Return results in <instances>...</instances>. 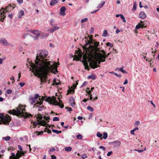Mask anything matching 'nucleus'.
<instances>
[{
	"label": "nucleus",
	"mask_w": 159,
	"mask_h": 159,
	"mask_svg": "<svg viewBox=\"0 0 159 159\" xmlns=\"http://www.w3.org/2000/svg\"><path fill=\"white\" fill-rule=\"evenodd\" d=\"M48 52L45 50L39 51L34 62H29L27 67L34 75L40 78L42 83L45 82L47 75L50 72L54 74L57 72V63L50 61L48 58Z\"/></svg>",
	"instance_id": "nucleus-1"
},
{
	"label": "nucleus",
	"mask_w": 159,
	"mask_h": 159,
	"mask_svg": "<svg viewBox=\"0 0 159 159\" xmlns=\"http://www.w3.org/2000/svg\"><path fill=\"white\" fill-rule=\"evenodd\" d=\"M89 40H86V45L90 44L89 47L86 48L85 53L84 55L82 62L85 68L89 70V63L90 66L95 69L100 66L97 65L99 64L101 62H104L106 61L105 57L102 56L99 52L100 48H98L99 42L93 40L91 37H89Z\"/></svg>",
	"instance_id": "nucleus-2"
},
{
	"label": "nucleus",
	"mask_w": 159,
	"mask_h": 159,
	"mask_svg": "<svg viewBox=\"0 0 159 159\" xmlns=\"http://www.w3.org/2000/svg\"><path fill=\"white\" fill-rule=\"evenodd\" d=\"M13 113L14 115L26 118L29 117L30 116H31V114H29L25 112V107L20 105L16 108V110H13Z\"/></svg>",
	"instance_id": "nucleus-3"
},
{
	"label": "nucleus",
	"mask_w": 159,
	"mask_h": 159,
	"mask_svg": "<svg viewBox=\"0 0 159 159\" xmlns=\"http://www.w3.org/2000/svg\"><path fill=\"white\" fill-rule=\"evenodd\" d=\"M14 7H12L11 5H10L7 7H5V8H2V9L0 10V20L2 21H3L5 18L6 16L4 15V14L6 13L7 12H9L10 9H14Z\"/></svg>",
	"instance_id": "nucleus-4"
},
{
	"label": "nucleus",
	"mask_w": 159,
	"mask_h": 159,
	"mask_svg": "<svg viewBox=\"0 0 159 159\" xmlns=\"http://www.w3.org/2000/svg\"><path fill=\"white\" fill-rule=\"evenodd\" d=\"M46 100L48 102H49L51 104H52L53 105L59 106L61 108H62L64 107L63 104H61L60 102H58L56 100V98L54 96L52 97H48Z\"/></svg>",
	"instance_id": "nucleus-5"
},
{
	"label": "nucleus",
	"mask_w": 159,
	"mask_h": 159,
	"mask_svg": "<svg viewBox=\"0 0 159 159\" xmlns=\"http://www.w3.org/2000/svg\"><path fill=\"white\" fill-rule=\"evenodd\" d=\"M29 101L31 104H33L34 103H35L34 105V107H35V106H36L38 104H39L40 105H41L43 102H39L37 101V100L36 99V98H34L33 97H30L29 99Z\"/></svg>",
	"instance_id": "nucleus-6"
},
{
	"label": "nucleus",
	"mask_w": 159,
	"mask_h": 159,
	"mask_svg": "<svg viewBox=\"0 0 159 159\" xmlns=\"http://www.w3.org/2000/svg\"><path fill=\"white\" fill-rule=\"evenodd\" d=\"M42 117H41L40 118L39 120H37V121H35L34 123V125L35 126H36L38 125H39L44 126H46L47 125L46 121H44L43 120H42Z\"/></svg>",
	"instance_id": "nucleus-7"
},
{
	"label": "nucleus",
	"mask_w": 159,
	"mask_h": 159,
	"mask_svg": "<svg viewBox=\"0 0 159 159\" xmlns=\"http://www.w3.org/2000/svg\"><path fill=\"white\" fill-rule=\"evenodd\" d=\"M11 119V117L8 115H6L3 117L2 121L5 124H8Z\"/></svg>",
	"instance_id": "nucleus-8"
},
{
	"label": "nucleus",
	"mask_w": 159,
	"mask_h": 159,
	"mask_svg": "<svg viewBox=\"0 0 159 159\" xmlns=\"http://www.w3.org/2000/svg\"><path fill=\"white\" fill-rule=\"evenodd\" d=\"M0 43L4 46H8L10 44L5 38H0Z\"/></svg>",
	"instance_id": "nucleus-9"
},
{
	"label": "nucleus",
	"mask_w": 159,
	"mask_h": 159,
	"mask_svg": "<svg viewBox=\"0 0 159 159\" xmlns=\"http://www.w3.org/2000/svg\"><path fill=\"white\" fill-rule=\"evenodd\" d=\"M78 84V82L76 81V84H73V87L70 88L67 92V94H68L70 93H73L74 92V89L76 87L77 85Z\"/></svg>",
	"instance_id": "nucleus-10"
},
{
	"label": "nucleus",
	"mask_w": 159,
	"mask_h": 159,
	"mask_svg": "<svg viewBox=\"0 0 159 159\" xmlns=\"http://www.w3.org/2000/svg\"><path fill=\"white\" fill-rule=\"evenodd\" d=\"M112 144L114 148H117L119 147L121 144L120 141L118 140L115 141L111 143Z\"/></svg>",
	"instance_id": "nucleus-11"
},
{
	"label": "nucleus",
	"mask_w": 159,
	"mask_h": 159,
	"mask_svg": "<svg viewBox=\"0 0 159 159\" xmlns=\"http://www.w3.org/2000/svg\"><path fill=\"white\" fill-rule=\"evenodd\" d=\"M59 29L60 27H59L54 26L52 28L48 29L47 30V31L49 33H53L55 31L58 30Z\"/></svg>",
	"instance_id": "nucleus-12"
},
{
	"label": "nucleus",
	"mask_w": 159,
	"mask_h": 159,
	"mask_svg": "<svg viewBox=\"0 0 159 159\" xmlns=\"http://www.w3.org/2000/svg\"><path fill=\"white\" fill-rule=\"evenodd\" d=\"M69 102L70 106L73 107H75V100L73 97H71L69 99Z\"/></svg>",
	"instance_id": "nucleus-13"
},
{
	"label": "nucleus",
	"mask_w": 159,
	"mask_h": 159,
	"mask_svg": "<svg viewBox=\"0 0 159 159\" xmlns=\"http://www.w3.org/2000/svg\"><path fill=\"white\" fill-rule=\"evenodd\" d=\"M82 56V54L81 52H79L77 55H75L73 58V60H79L80 59Z\"/></svg>",
	"instance_id": "nucleus-14"
},
{
	"label": "nucleus",
	"mask_w": 159,
	"mask_h": 159,
	"mask_svg": "<svg viewBox=\"0 0 159 159\" xmlns=\"http://www.w3.org/2000/svg\"><path fill=\"white\" fill-rule=\"evenodd\" d=\"M139 16L141 19H144L147 16L144 12L142 11L139 13Z\"/></svg>",
	"instance_id": "nucleus-15"
},
{
	"label": "nucleus",
	"mask_w": 159,
	"mask_h": 159,
	"mask_svg": "<svg viewBox=\"0 0 159 159\" xmlns=\"http://www.w3.org/2000/svg\"><path fill=\"white\" fill-rule=\"evenodd\" d=\"M66 9L65 7H62L60 8V15L62 16H64L66 14L65 13V11H66Z\"/></svg>",
	"instance_id": "nucleus-16"
},
{
	"label": "nucleus",
	"mask_w": 159,
	"mask_h": 159,
	"mask_svg": "<svg viewBox=\"0 0 159 159\" xmlns=\"http://www.w3.org/2000/svg\"><path fill=\"white\" fill-rule=\"evenodd\" d=\"M144 26V22L141 21V22L136 26V29H138L141 28H143Z\"/></svg>",
	"instance_id": "nucleus-17"
},
{
	"label": "nucleus",
	"mask_w": 159,
	"mask_h": 159,
	"mask_svg": "<svg viewBox=\"0 0 159 159\" xmlns=\"http://www.w3.org/2000/svg\"><path fill=\"white\" fill-rule=\"evenodd\" d=\"M29 32L32 33L33 34L37 36H38L40 34V33L39 30H34V31H31V30H30Z\"/></svg>",
	"instance_id": "nucleus-18"
},
{
	"label": "nucleus",
	"mask_w": 159,
	"mask_h": 159,
	"mask_svg": "<svg viewBox=\"0 0 159 159\" xmlns=\"http://www.w3.org/2000/svg\"><path fill=\"white\" fill-rule=\"evenodd\" d=\"M99 52H101L102 53H101L102 54V56H105V58L106 57H107L110 54V53H108L107 54H105V53H106V52L105 51H104V50H100V51L99 50Z\"/></svg>",
	"instance_id": "nucleus-19"
},
{
	"label": "nucleus",
	"mask_w": 159,
	"mask_h": 159,
	"mask_svg": "<svg viewBox=\"0 0 159 159\" xmlns=\"http://www.w3.org/2000/svg\"><path fill=\"white\" fill-rule=\"evenodd\" d=\"M24 15V12L22 10H20L19 12L18 17L19 19H20L22 18V16H23Z\"/></svg>",
	"instance_id": "nucleus-20"
},
{
	"label": "nucleus",
	"mask_w": 159,
	"mask_h": 159,
	"mask_svg": "<svg viewBox=\"0 0 159 159\" xmlns=\"http://www.w3.org/2000/svg\"><path fill=\"white\" fill-rule=\"evenodd\" d=\"M105 3V2L104 1H102L101 2V4H99L98 6L97 7V8H98V9H99V8H102L103 6Z\"/></svg>",
	"instance_id": "nucleus-21"
},
{
	"label": "nucleus",
	"mask_w": 159,
	"mask_h": 159,
	"mask_svg": "<svg viewBox=\"0 0 159 159\" xmlns=\"http://www.w3.org/2000/svg\"><path fill=\"white\" fill-rule=\"evenodd\" d=\"M57 2V0H52L50 2V5L51 6H52L56 4Z\"/></svg>",
	"instance_id": "nucleus-22"
},
{
	"label": "nucleus",
	"mask_w": 159,
	"mask_h": 159,
	"mask_svg": "<svg viewBox=\"0 0 159 159\" xmlns=\"http://www.w3.org/2000/svg\"><path fill=\"white\" fill-rule=\"evenodd\" d=\"M65 149L66 151L69 152L71 151L72 148L70 147H68L65 148Z\"/></svg>",
	"instance_id": "nucleus-23"
},
{
	"label": "nucleus",
	"mask_w": 159,
	"mask_h": 159,
	"mask_svg": "<svg viewBox=\"0 0 159 159\" xmlns=\"http://www.w3.org/2000/svg\"><path fill=\"white\" fill-rule=\"evenodd\" d=\"M123 69V67H122V68L118 69V70H119L121 71L122 73H127V72L126 71L124 70Z\"/></svg>",
	"instance_id": "nucleus-24"
},
{
	"label": "nucleus",
	"mask_w": 159,
	"mask_h": 159,
	"mask_svg": "<svg viewBox=\"0 0 159 159\" xmlns=\"http://www.w3.org/2000/svg\"><path fill=\"white\" fill-rule=\"evenodd\" d=\"M52 131L53 132L56 133L57 134H59L61 133V131H58V130L54 129H52Z\"/></svg>",
	"instance_id": "nucleus-25"
},
{
	"label": "nucleus",
	"mask_w": 159,
	"mask_h": 159,
	"mask_svg": "<svg viewBox=\"0 0 159 159\" xmlns=\"http://www.w3.org/2000/svg\"><path fill=\"white\" fill-rule=\"evenodd\" d=\"M137 5L136 3L135 2L134 3L133 7V8L132 9V11H135L136 9Z\"/></svg>",
	"instance_id": "nucleus-26"
},
{
	"label": "nucleus",
	"mask_w": 159,
	"mask_h": 159,
	"mask_svg": "<svg viewBox=\"0 0 159 159\" xmlns=\"http://www.w3.org/2000/svg\"><path fill=\"white\" fill-rule=\"evenodd\" d=\"M11 138L9 136H7L6 137H3L2 138V139L6 141L9 140Z\"/></svg>",
	"instance_id": "nucleus-27"
},
{
	"label": "nucleus",
	"mask_w": 159,
	"mask_h": 159,
	"mask_svg": "<svg viewBox=\"0 0 159 159\" xmlns=\"http://www.w3.org/2000/svg\"><path fill=\"white\" fill-rule=\"evenodd\" d=\"M55 149L54 148H52L50 149L49 151H48V153L49 154H52L51 152H53L55 151Z\"/></svg>",
	"instance_id": "nucleus-28"
},
{
	"label": "nucleus",
	"mask_w": 159,
	"mask_h": 159,
	"mask_svg": "<svg viewBox=\"0 0 159 159\" xmlns=\"http://www.w3.org/2000/svg\"><path fill=\"white\" fill-rule=\"evenodd\" d=\"M87 109L91 112L93 111L94 110L93 108L90 106H89L88 107H87Z\"/></svg>",
	"instance_id": "nucleus-29"
},
{
	"label": "nucleus",
	"mask_w": 159,
	"mask_h": 159,
	"mask_svg": "<svg viewBox=\"0 0 159 159\" xmlns=\"http://www.w3.org/2000/svg\"><path fill=\"white\" fill-rule=\"evenodd\" d=\"M108 137V135L107 133H104L103 134V138L104 139H106Z\"/></svg>",
	"instance_id": "nucleus-30"
},
{
	"label": "nucleus",
	"mask_w": 159,
	"mask_h": 159,
	"mask_svg": "<svg viewBox=\"0 0 159 159\" xmlns=\"http://www.w3.org/2000/svg\"><path fill=\"white\" fill-rule=\"evenodd\" d=\"M41 105H40L39 104H38L36 106H35V107H38L39 108L38 110L39 111H41L42 110V107H40V106Z\"/></svg>",
	"instance_id": "nucleus-31"
},
{
	"label": "nucleus",
	"mask_w": 159,
	"mask_h": 159,
	"mask_svg": "<svg viewBox=\"0 0 159 159\" xmlns=\"http://www.w3.org/2000/svg\"><path fill=\"white\" fill-rule=\"evenodd\" d=\"M82 159H85L87 157V156L86 154L84 153L81 155Z\"/></svg>",
	"instance_id": "nucleus-32"
},
{
	"label": "nucleus",
	"mask_w": 159,
	"mask_h": 159,
	"mask_svg": "<svg viewBox=\"0 0 159 159\" xmlns=\"http://www.w3.org/2000/svg\"><path fill=\"white\" fill-rule=\"evenodd\" d=\"M120 18L123 20V21L124 22H125L126 21L125 19V18L124 16L122 14H120Z\"/></svg>",
	"instance_id": "nucleus-33"
},
{
	"label": "nucleus",
	"mask_w": 159,
	"mask_h": 159,
	"mask_svg": "<svg viewBox=\"0 0 159 159\" xmlns=\"http://www.w3.org/2000/svg\"><path fill=\"white\" fill-rule=\"evenodd\" d=\"M88 20V19L87 18H85L84 19H83L81 20V22L82 23H84L85 22L87 21Z\"/></svg>",
	"instance_id": "nucleus-34"
},
{
	"label": "nucleus",
	"mask_w": 159,
	"mask_h": 159,
	"mask_svg": "<svg viewBox=\"0 0 159 159\" xmlns=\"http://www.w3.org/2000/svg\"><path fill=\"white\" fill-rule=\"evenodd\" d=\"M17 153L18 154H19L20 155H21V156L22 155H24L25 154V153L24 152H20L18 151L17 152Z\"/></svg>",
	"instance_id": "nucleus-35"
},
{
	"label": "nucleus",
	"mask_w": 159,
	"mask_h": 159,
	"mask_svg": "<svg viewBox=\"0 0 159 159\" xmlns=\"http://www.w3.org/2000/svg\"><path fill=\"white\" fill-rule=\"evenodd\" d=\"M45 97H44L43 96H42V97H41V98H39V100L40 101H41V102H43V100L44 99L45 101H46L47 102L46 100V99L48 98H47L46 99H45Z\"/></svg>",
	"instance_id": "nucleus-36"
},
{
	"label": "nucleus",
	"mask_w": 159,
	"mask_h": 159,
	"mask_svg": "<svg viewBox=\"0 0 159 159\" xmlns=\"http://www.w3.org/2000/svg\"><path fill=\"white\" fill-rule=\"evenodd\" d=\"M76 138L79 139H81L82 138V136L81 135L78 134L76 136Z\"/></svg>",
	"instance_id": "nucleus-37"
},
{
	"label": "nucleus",
	"mask_w": 159,
	"mask_h": 159,
	"mask_svg": "<svg viewBox=\"0 0 159 159\" xmlns=\"http://www.w3.org/2000/svg\"><path fill=\"white\" fill-rule=\"evenodd\" d=\"M107 30H105L103 33V34L102 35V36L104 37H105L107 36Z\"/></svg>",
	"instance_id": "nucleus-38"
},
{
	"label": "nucleus",
	"mask_w": 159,
	"mask_h": 159,
	"mask_svg": "<svg viewBox=\"0 0 159 159\" xmlns=\"http://www.w3.org/2000/svg\"><path fill=\"white\" fill-rule=\"evenodd\" d=\"M102 136V134L100 132H98L97 134V136L98 138H101Z\"/></svg>",
	"instance_id": "nucleus-39"
},
{
	"label": "nucleus",
	"mask_w": 159,
	"mask_h": 159,
	"mask_svg": "<svg viewBox=\"0 0 159 159\" xmlns=\"http://www.w3.org/2000/svg\"><path fill=\"white\" fill-rule=\"evenodd\" d=\"M140 124V122L139 121H137L134 124V126H137L139 125Z\"/></svg>",
	"instance_id": "nucleus-40"
},
{
	"label": "nucleus",
	"mask_w": 159,
	"mask_h": 159,
	"mask_svg": "<svg viewBox=\"0 0 159 159\" xmlns=\"http://www.w3.org/2000/svg\"><path fill=\"white\" fill-rule=\"evenodd\" d=\"M59 120V118L58 117H54L53 119V121H58Z\"/></svg>",
	"instance_id": "nucleus-41"
},
{
	"label": "nucleus",
	"mask_w": 159,
	"mask_h": 159,
	"mask_svg": "<svg viewBox=\"0 0 159 159\" xmlns=\"http://www.w3.org/2000/svg\"><path fill=\"white\" fill-rule=\"evenodd\" d=\"M21 157V155H20L19 154H16V157H14V158L13 159H19V158Z\"/></svg>",
	"instance_id": "nucleus-42"
},
{
	"label": "nucleus",
	"mask_w": 159,
	"mask_h": 159,
	"mask_svg": "<svg viewBox=\"0 0 159 159\" xmlns=\"http://www.w3.org/2000/svg\"><path fill=\"white\" fill-rule=\"evenodd\" d=\"M43 119L44 120H45V121H47V122H48L49 121V117L44 116L43 117Z\"/></svg>",
	"instance_id": "nucleus-43"
},
{
	"label": "nucleus",
	"mask_w": 159,
	"mask_h": 159,
	"mask_svg": "<svg viewBox=\"0 0 159 159\" xmlns=\"http://www.w3.org/2000/svg\"><path fill=\"white\" fill-rule=\"evenodd\" d=\"M28 34H28V33L24 34L22 35V38H24V39L25 38Z\"/></svg>",
	"instance_id": "nucleus-44"
},
{
	"label": "nucleus",
	"mask_w": 159,
	"mask_h": 159,
	"mask_svg": "<svg viewBox=\"0 0 159 159\" xmlns=\"http://www.w3.org/2000/svg\"><path fill=\"white\" fill-rule=\"evenodd\" d=\"M107 46H110V47H113V44L110 43H106Z\"/></svg>",
	"instance_id": "nucleus-45"
},
{
	"label": "nucleus",
	"mask_w": 159,
	"mask_h": 159,
	"mask_svg": "<svg viewBox=\"0 0 159 159\" xmlns=\"http://www.w3.org/2000/svg\"><path fill=\"white\" fill-rule=\"evenodd\" d=\"M65 108L66 109H67L68 111H72V109L71 107H66Z\"/></svg>",
	"instance_id": "nucleus-46"
},
{
	"label": "nucleus",
	"mask_w": 159,
	"mask_h": 159,
	"mask_svg": "<svg viewBox=\"0 0 159 159\" xmlns=\"http://www.w3.org/2000/svg\"><path fill=\"white\" fill-rule=\"evenodd\" d=\"M45 131L49 134L51 133V130L47 128L45 129Z\"/></svg>",
	"instance_id": "nucleus-47"
},
{
	"label": "nucleus",
	"mask_w": 159,
	"mask_h": 159,
	"mask_svg": "<svg viewBox=\"0 0 159 159\" xmlns=\"http://www.w3.org/2000/svg\"><path fill=\"white\" fill-rule=\"evenodd\" d=\"M39 96L38 94H36L34 97H33L34 98H36V99L37 100L38 99L39 97Z\"/></svg>",
	"instance_id": "nucleus-48"
},
{
	"label": "nucleus",
	"mask_w": 159,
	"mask_h": 159,
	"mask_svg": "<svg viewBox=\"0 0 159 159\" xmlns=\"http://www.w3.org/2000/svg\"><path fill=\"white\" fill-rule=\"evenodd\" d=\"M12 93V91L11 89H8L7 91V93L8 94H10Z\"/></svg>",
	"instance_id": "nucleus-49"
},
{
	"label": "nucleus",
	"mask_w": 159,
	"mask_h": 159,
	"mask_svg": "<svg viewBox=\"0 0 159 159\" xmlns=\"http://www.w3.org/2000/svg\"><path fill=\"white\" fill-rule=\"evenodd\" d=\"M54 22V20L53 19H52L50 20V24L52 25H53V23Z\"/></svg>",
	"instance_id": "nucleus-50"
},
{
	"label": "nucleus",
	"mask_w": 159,
	"mask_h": 159,
	"mask_svg": "<svg viewBox=\"0 0 159 159\" xmlns=\"http://www.w3.org/2000/svg\"><path fill=\"white\" fill-rule=\"evenodd\" d=\"M25 84V83L24 82H20L19 84V85L21 87H23Z\"/></svg>",
	"instance_id": "nucleus-51"
},
{
	"label": "nucleus",
	"mask_w": 159,
	"mask_h": 159,
	"mask_svg": "<svg viewBox=\"0 0 159 159\" xmlns=\"http://www.w3.org/2000/svg\"><path fill=\"white\" fill-rule=\"evenodd\" d=\"M112 153V151L109 152H108L107 155V156H109L111 155Z\"/></svg>",
	"instance_id": "nucleus-52"
},
{
	"label": "nucleus",
	"mask_w": 159,
	"mask_h": 159,
	"mask_svg": "<svg viewBox=\"0 0 159 159\" xmlns=\"http://www.w3.org/2000/svg\"><path fill=\"white\" fill-rule=\"evenodd\" d=\"M36 133H38L37 134V135H41L43 133V131H41L40 132H38V131H36Z\"/></svg>",
	"instance_id": "nucleus-53"
},
{
	"label": "nucleus",
	"mask_w": 159,
	"mask_h": 159,
	"mask_svg": "<svg viewBox=\"0 0 159 159\" xmlns=\"http://www.w3.org/2000/svg\"><path fill=\"white\" fill-rule=\"evenodd\" d=\"M5 116L2 113H0V118L2 120L3 117L4 116Z\"/></svg>",
	"instance_id": "nucleus-54"
},
{
	"label": "nucleus",
	"mask_w": 159,
	"mask_h": 159,
	"mask_svg": "<svg viewBox=\"0 0 159 159\" xmlns=\"http://www.w3.org/2000/svg\"><path fill=\"white\" fill-rule=\"evenodd\" d=\"M134 130L132 129L130 131V133L131 134H132L133 135H134L135 134L134 133Z\"/></svg>",
	"instance_id": "nucleus-55"
},
{
	"label": "nucleus",
	"mask_w": 159,
	"mask_h": 159,
	"mask_svg": "<svg viewBox=\"0 0 159 159\" xmlns=\"http://www.w3.org/2000/svg\"><path fill=\"white\" fill-rule=\"evenodd\" d=\"M18 148H19V149L20 151H22V147L20 146V145H19L18 146Z\"/></svg>",
	"instance_id": "nucleus-56"
},
{
	"label": "nucleus",
	"mask_w": 159,
	"mask_h": 159,
	"mask_svg": "<svg viewBox=\"0 0 159 159\" xmlns=\"http://www.w3.org/2000/svg\"><path fill=\"white\" fill-rule=\"evenodd\" d=\"M99 148L102 149L103 151H105V148L103 147V146H100L99 147Z\"/></svg>",
	"instance_id": "nucleus-57"
},
{
	"label": "nucleus",
	"mask_w": 159,
	"mask_h": 159,
	"mask_svg": "<svg viewBox=\"0 0 159 159\" xmlns=\"http://www.w3.org/2000/svg\"><path fill=\"white\" fill-rule=\"evenodd\" d=\"M49 35V34L48 33H46L44 35H43L42 37V38H45V37H47Z\"/></svg>",
	"instance_id": "nucleus-58"
},
{
	"label": "nucleus",
	"mask_w": 159,
	"mask_h": 159,
	"mask_svg": "<svg viewBox=\"0 0 159 159\" xmlns=\"http://www.w3.org/2000/svg\"><path fill=\"white\" fill-rule=\"evenodd\" d=\"M148 102H150V103L153 105L154 107H156L155 105L153 103L152 101H149Z\"/></svg>",
	"instance_id": "nucleus-59"
},
{
	"label": "nucleus",
	"mask_w": 159,
	"mask_h": 159,
	"mask_svg": "<svg viewBox=\"0 0 159 159\" xmlns=\"http://www.w3.org/2000/svg\"><path fill=\"white\" fill-rule=\"evenodd\" d=\"M134 151H138L139 152H142L143 151V150H139L137 149H135Z\"/></svg>",
	"instance_id": "nucleus-60"
},
{
	"label": "nucleus",
	"mask_w": 159,
	"mask_h": 159,
	"mask_svg": "<svg viewBox=\"0 0 159 159\" xmlns=\"http://www.w3.org/2000/svg\"><path fill=\"white\" fill-rule=\"evenodd\" d=\"M87 82L86 81H84L82 85V86H85L87 84Z\"/></svg>",
	"instance_id": "nucleus-61"
},
{
	"label": "nucleus",
	"mask_w": 159,
	"mask_h": 159,
	"mask_svg": "<svg viewBox=\"0 0 159 159\" xmlns=\"http://www.w3.org/2000/svg\"><path fill=\"white\" fill-rule=\"evenodd\" d=\"M114 74L118 77H121V75H118L116 73H114Z\"/></svg>",
	"instance_id": "nucleus-62"
},
{
	"label": "nucleus",
	"mask_w": 159,
	"mask_h": 159,
	"mask_svg": "<svg viewBox=\"0 0 159 159\" xmlns=\"http://www.w3.org/2000/svg\"><path fill=\"white\" fill-rule=\"evenodd\" d=\"M17 1L20 4H21L23 2V0H17Z\"/></svg>",
	"instance_id": "nucleus-63"
},
{
	"label": "nucleus",
	"mask_w": 159,
	"mask_h": 159,
	"mask_svg": "<svg viewBox=\"0 0 159 159\" xmlns=\"http://www.w3.org/2000/svg\"><path fill=\"white\" fill-rule=\"evenodd\" d=\"M51 158L52 159H56V157L54 155H52Z\"/></svg>",
	"instance_id": "nucleus-64"
}]
</instances>
